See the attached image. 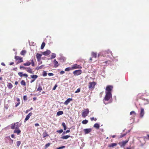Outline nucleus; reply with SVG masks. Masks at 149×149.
Masks as SVG:
<instances>
[{
	"label": "nucleus",
	"instance_id": "obj_1",
	"mask_svg": "<svg viewBox=\"0 0 149 149\" xmlns=\"http://www.w3.org/2000/svg\"><path fill=\"white\" fill-rule=\"evenodd\" d=\"M113 88V87L111 86H107L106 88V95L104 98V100L108 101L112 98V95L111 93Z\"/></svg>",
	"mask_w": 149,
	"mask_h": 149
},
{
	"label": "nucleus",
	"instance_id": "obj_2",
	"mask_svg": "<svg viewBox=\"0 0 149 149\" xmlns=\"http://www.w3.org/2000/svg\"><path fill=\"white\" fill-rule=\"evenodd\" d=\"M89 110L88 109H85L82 111V116L83 118L86 117L89 113Z\"/></svg>",
	"mask_w": 149,
	"mask_h": 149
},
{
	"label": "nucleus",
	"instance_id": "obj_3",
	"mask_svg": "<svg viewBox=\"0 0 149 149\" xmlns=\"http://www.w3.org/2000/svg\"><path fill=\"white\" fill-rule=\"evenodd\" d=\"M31 64L32 66H34V62L33 60H30L24 63L23 65L24 66H29Z\"/></svg>",
	"mask_w": 149,
	"mask_h": 149
},
{
	"label": "nucleus",
	"instance_id": "obj_4",
	"mask_svg": "<svg viewBox=\"0 0 149 149\" xmlns=\"http://www.w3.org/2000/svg\"><path fill=\"white\" fill-rule=\"evenodd\" d=\"M72 70L76 69H81L82 68V67L79 65H78L76 64L73 65L71 67Z\"/></svg>",
	"mask_w": 149,
	"mask_h": 149
},
{
	"label": "nucleus",
	"instance_id": "obj_5",
	"mask_svg": "<svg viewBox=\"0 0 149 149\" xmlns=\"http://www.w3.org/2000/svg\"><path fill=\"white\" fill-rule=\"evenodd\" d=\"M82 72V71L81 70H75L73 72V73L74 75H78L80 74Z\"/></svg>",
	"mask_w": 149,
	"mask_h": 149
},
{
	"label": "nucleus",
	"instance_id": "obj_6",
	"mask_svg": "<svg viewBox=\"0 0 149 149\" xmlns=\"http://www.w3.org/2000/svg\"><path fill=\"white\" fill-rule=\"evenodd\" d=\"M95 85V83L94 82H90L89 83V88L90 89L93 88Z\"/></svg>",
	"mask_w": 149,
	"mask_h": 149
},
{
	"label": "nucleus",
	"instance_id": "obj_7",
	"mask_svg": "<svg viewBox=\"0 0 149 149\" xmlns=\"http://www.w3.org/2000/svg\"><path fill=\"white\" fill-rule=\"evenodd\" d=\"M128 141V140H126L122 142H120L119 143V144L120 145L121 147L124 146Z\"/></svg>",
	"mask_w": 149,
	"mask_h": 149
},
{
	"label": "nucleus",
	"instance_id": "obj_8",
	"mask_svg": "<svg viewBox=\"0 0 149 149\" xmlns=\"http://www.w3.org/2000/svg\"><path fill=\"white\" fill-rule=\"evenodd\" d=\"M51 53V52L49 50H47L46 51L42 52L43 55L45 56H47L49 55Z\"/></svg>",
	"mask_w": 149,
	"mask_h": 149
},
{
	"label": "nucleus",
	"instance_id": "obj_9",
	"mask_svg": "<svg viewBox=\"0 0 149 149\" xmlns=\"http://www.w3.org/2000/svg\"><path fill=\"white\" fill-rule=\"evenodd\" d=\"M141 111L140 113V116L141 118L143 117L144 114V109L142 108H141Z\"/></svg>",
	"mask_w": 149,
	"mask_h": 149
},
{
	"label": "nucleus",
	"instance_id": "obj_10",
	"mask_svg": "<svg viewBox=\"0 0 149 149\" xmlns=\"http://www.w3.org/2000/svg\"><path fill=\"white\" fill-rule=\"evenodd\" d=\"M91 129H86L84 130L85 134H87L90 132L91 131Z\"/></svg>",
	"mask_w": 149,
	"mask_h": 149
},
{
	"label": "nucleus",
	"instance_id": "obj_11",
	"mask_svg": "<svg viewBox=\"0 0 149 149\" xmlns=\"http://www.w3.org/2000/svg\"><path fill=\"white\" fill-rule=\"evenodd\" d=\"M53 63L54 65V67L55 68L57 67L59 65L58 62L56 60V59H54V60Z\"/></svg>",
	"mask_w": 149,
	"mask_h": 149
},
{
	"label": "nucleus",
	"instance_id": "obj_12",
	"mask_svg": "<svg viewBox=\"0 0 149 149\" xmlns=\"http://www.w3.org/2000/svg\"><path fill=\"white\" fill-rule=\"evenodd\" d=\"M32 115V113H29V114L26 116V117L25 119V120L26 121L27 120L30 118V116H31Z\"/></svg>",
	"mask_w": 149,
	"mask_h": 149
},
{
	"label": "nucleus",
	"instance_id": "obj_13",
	"mask_svg": "<svg viewBox=\"0 0 149 149\" xmlns=\"http://www.w3.org/2000/svg\"><path fill=\"white\" fill-rule=\"evenodd\" d=\"M72 99L71 98H68L64 102L65 104L67 105L69 104L70 102L72 100Z\"/></svg>",
	"mask_w": 149,
	"mask_h": 149
},
{
	"label": "nucleus",
	"instance_id": "obj_14",
	"mask_svg": "<svg viewBox=\"0 0 149 149\" xmlns=\"http://www.w3.org/2000/svg\"><path fill=\"white\" fill-rule=\"evenodd\" d=\"M21 132L20 130L18 129H15L14 131V133H17L18 135Z\"/></svg>",
	"mask_w": 149,
	"mask_h": 149
},
{
	"label": "nucleus",
	"instance_id": "obj_15",
	"mask_svg": "<svg viewBox=\"0 0 149 149\" xmlns=\"http://www.w3.org/2000/svg\"><path fill=\"white\" fill-rule=\"evenodd\" d=\"M26 69H27V71L28 72L31 74L33 73L32 71V70L31 68H27Z\"/></svg>",
	"mask_w": 149,
	"mask_h": 149
},
{
	"label": "nucleus",
	"instance_id": "obj_16",
	"mask_svg": "<svg viewBox=\"0 0 149 149\" xmlns=\"http://www.w3.org/2000/svg\"><path fill=\"white\" fill-rule=\"evenodd\" d=\"M7 138H8V139L9 140V144L10 145H12L13 142V140L12 139L10 136H8Z\"/></svg>",
	"mask_w": 149,
	"mask_h": 149
},
{
	"label": "nucleus",
	"instance_id": "obj_17",
	"mask_svg": "<svg viewBox=\"0 0 149 149\" xmlns=\"http://www.w3.org/2000/svg\"><path fill=\"white\" fill-rule=\"evenodd\" d=\"M15 59L17 60H19L20 61V62H22L23 61L22 58H21L20 57H19V56H16L15 57Z\"/></svg>",
	"mask_w": 149,
	"mask_h": 149
},
{
	"label": "nucleus",
	"instance_id": "obj_18",
	"mask_svg": "<svg viewBox=\"0 0 149 149\" xmlns=\"http://www.w3.org/2000/svg\"><path fill=\"white\" fill-rule=\"evenodd\" d=\"M7 86L9 89H11L13 87V86L11 83H8Z\"/></svg>",
	"mask_w": 149,
	"mask_h": 149
},
{
	"label": "nucleus",
	"instance_id": "obj_19",
	"mask_svg": "<svg viewBox=\"0 0 149 149\" xmlns=\"http://www.w3.org/2000/svg\"><path fill=\"white\" fill-rule=\"evenodd\" d=\"M70 136L69 135H66L62 137H61V139H67L68 138L70 137Z\"/></svg>",
	"mask_w": 149,
	"mask_h": 149
},
{
	"label": "nucleus",
	"instance_id": "obj_20",
	"mask_svg": "<svg viewBox=\"0 0 149 149\" xmlns=\"http://www.w3.org/2000/svg\"><path fill=\"white\" fill-rule=\"evenodd\" d=\"M94 127L97 129H99L100 127L99 125L97 123H95L94 125Z\"/></svg>",
	"mask_w": 149,
	"mask_h": 149
},
{
	"label": "nucleus",
	"instance_id": "obj_21",
	"mask_svg": "<svg viewBox=\"0 0 149 149\" xmlns=\"http://www.w3.org/2000/svg\"><path fill=\"white\" fill-rule=\"evenodd\" d=\"M63 113V112L62 111H59L57 113V115L58 116L61 115Z\"/></svg>",
	"mask_w": 149,
	"mask_h": 149
},
{
	"label": "nucleus",
	"instance_id": "obj_22",
	"mask_svg": "<svg viewBox=\"0 0 149 149\" xmlns=\"http://www.w3.org/2000/svg\"><path fill=\"white\" fill-rule=\"evenodd\" d=\"M91 55L93 57L96 58L97 56V54L96 53H94V52H93L91 53Z\"/></svg>",
	"mask_w": 149,
	"mask_h": 149
},
{
	"label": "nucleus",
	"instance_id": "obj_23",
	"mask_svg": "<svg viewBox=\"0 0 149 149\" xmlns=\"http://www.w3.org/2000/svg\"><path fill=\"white\" fill-rule=\"evenodd\" d=\"M117 145V144L116 143H111L109 145V146L110 147H113Z\"/></svg>",
	"mask_w": 149,
	"mask_h": 149
},
{
	"label": "nucleus",
	"instance_id": "obj_24",
	"mask_svg": "<svg viewBox=\"0 0 149 149\" xmlns=\"http://www.w3.org/2000/svg\"><path fill=\"white\" fill-rule=\"evenodd\" d=\"M52 54L51 56V59H52L56 57V55L55 53H52Z\"/></svg>",
	"mask_w": 149,
	"mask_h": 149
},
{
	"label": "nucleus",
	"instance_id": "obj_25",
	"mask_svg": "<svg viewBox=\"0 0 149 149\" xmlns=\"http://www.w3.org/2000/svg\"><path fill=\"white\" fill-rule=\"evenodd\" d=\"M62 126L63 127L64 130H65L67 128L65 123H64L63 122L62 123Z\"/></svg>",
	"mask_w": 149,
	"mask_h": 149
},
{
	"label": "nucleus",
	"instance_id": "obj_26",
	"mask_svg": "<svg viewBox=\"0 0 149 149\" xmlns=\"http://www.w3.org/2000/svg\"><path fill=\"white\" fill-rule=\"evenodd\" d=\"M88 121L87 120H85L82 121V123L84 124H86L88 123Z\"/></svg>",
	"mask_w": 149,
	"mask_h": 149
},
{
	"label": "nucleus",
	"instance_id": "obj_27",
	"mask_svg": "<svg viewBox=\"0 0 149 149\" xmlns=\"http://www.w3.org/2000/svg\"><path fill=\"white\" fill-rule=\"evenodd\" d=\"M45 45V43L44 42H43L41 45L40 48L41 49H43Z\"/></svg>",
	"mask_w": 149,
	"mask_h": 149
},
{
	"label": "nucleus",
	"instance_id": "obj_28",
	"mask_svg": "<svg viewBox=\"0 0 149 149\" xmlns=\"http://www.w3.org/2000/svg\"><path fill=\"white\" fill-rule=\"evenodd\" d=\"M72 70V68H71V67H68V68H66L65 69V71H68L70 70Z\"/></svg>",
	"mask_w": 149,
	"mask_h": 149
},
{
	"label": "nucleus",
	"instance_id": "obj_29",
	"mask_svg": "<svg viewBox=\"0 0 149 149\" xmlns=\"http://www.w3.org/2000/svg\"><path fill=\"white\" fill-rule=\"evenodd\" d=\"M15 123L12 124L11 126V128L12 129L15 128Z\"/></svg>",
	"mask_w": 149,
	"mask_h": 149
},
{
	"label": "nucleus",
	"instance_id": "obj_30",
	"mask_svg": "<svg viewBox=\"0 0 149 149\" xmlns=\"http://www.w3.org/2000/svg\"><path fill=\"white\" fill-rule=\"evenodd\" d=\"M15 129H18L19 127V125L17 123H15Z\"/></svg>",
	"mask_w": 149,
	"mask_h": 149
},
{
	"label": "nucleus",
	"instance_id": "obj_31",
	"mask_svg": "<svg viewBox=\"0 0 149 149\" xmlns=\"http://www.w3.org/2000/svg\"><path fill=\"white\" fill-rule=\"evenodd\" d=\"M31 77L32 78L34 79H36L37 77V75H31Z\"/></svg>",
	"mask_w": 149,
	"mask_h": 149
},
{
	"label": "nucleus",
	"instance_id": "obj_32",
	"mask_svg": "<svg viewBox=\"0 0 149 149\" xmlns=\"http://www.w3.org/2000/svg\"><path fill=\"white\" fill-rule=\"evenodd\" d=\"M26 53V51L25 50H22L21 52V54L22 55H24Z\"/></svg>",
	"mask_w": 149,
	"mask_h": 149
},
{
	"label": "nucleus",
	"instance_id": "obj_33",
	"mask_svg": "<svg viewBox=\"0 0 149 149\" xmlns=\"http://www.w3.org/2000/svg\"><path fill=\"white\" fill-rule=\"evenodd\" d=\"M22 85L25 86L26 85L25 82L24 80H22L21 82Z\"/></svg>",
	"mask_w": 149,
	"mask_h": 149
},
{
	"label": "nucleus",
	"instance_id": "obj_34",
	"mask_svg": "<svg viewBox=\"0 0 149 149\" xmlns=\"http://www.w3.org/2000/svg\"><path fill=\"white\" fill-rule=\"evenodd\" d=\"M47 75V73L45 71H44L43 72L42 75L43 76L45 77V76H46Z\"/></svg>",
	"mask_w": 149,
	"mask_h": 149
},
{
	"label": "nucleus",
	"instance_id": "obj_35",
	"mask_svg": "<svg viewBox=\"0 0 149 149\" xmlns=\"http://www.w3.org/2000/svg\"><path fill=\"white\" fill-rule=\"evenodd\" d=\"M90 118L91 120L92 121H93V120H95V121H96V120H97V119H96V118H94L93 117L91 118Z\"/></svg>",
	"mask_w": 149,
	"mask_h": 149
},
{
	"label": "nucleus",
	"instance_id": "obj_36",
	"mask_svg": "<svg viewBox=\"0 0 149 149\" xmlns=\"http://www.w3.org/2000/svg\"><path fill=\"white\" fill-rule=\"evenodd\" d=\"M63 131L62 129H61L59 130H57V132L60 134L62 133L63 132Z\"/></svg>",
	"mask_w": 149,
	"mask_h": 149
},
{
	"label": "nucleus",
	"instance_id": "obj_37",
	"mask_svg": "<svg viewBox=\"0 0 149 149\" xmlns=\"http://www.w3.org/2000/svg\"><path fill=\"white\" fill-rule=\"evenodd\" d=\"M21 144V142L20 141H17V146H19Z\"/></svg>",
	"mask_w": 149,
	"mask_h": 149
},
{
	"label": "nucleus",
	"instance_id": "obj_38",
	"mask_svg": "<svg viewBox=\"0 0 149 149\" xmlns=\"http://www.w3.org/2000/svg\"><path fill=\"white\" fill-rule=\"evenodd\" d=\"M43 135L44 137H45L46 136H47V134L46 132H44L43 133Z\"/></svg>",
	"mask_w": 149,
	"mask_h": 149
},
{
	"label": "nucleus",
	"instance_id": "obj_39",
	"mask_svg": "<svg viewBox=\"0 0 149 149\" xmlns=\"http://www.w3.org/2000/svg\"><path fill=\"white\" fill-rule=\"evenodd\" d=\"M27 68H26L25 67L23 66H20V68L21 69H26Z\"/></svg>",
	"mask_w": 149,
	"mask_h": 149
},
{
	"label": "nucleus",
	"instance_id": "obj_40",
	"mask_svg": "<svg viewBox=\"0 0 149 149\" xmlns=\"http://www.w3.org/2000/svg\"><path fill=\"white\" fill-rule=\"evenodd\" d=\"M65 148V146H63L61 147H59L57 148V149H62Z\"/></svg>",
	"mask_w": 149,
	"mask_h": 149
},
{
	"label": "nucleus",
	"instance_id": "obj_41",
	"mask_svg": "<svg viewBox=\"0 0 149 149\" xmlns=\"http://www.w3.org/2000/svg\"><path fill=\"white\" fill-rule=\"evenodd\" d=\"M18 74L21 77H22V76H23L22 72H19L18 73Z\"/></svg>",
	"mask_w": 149,
	"mask_h": 149
},
{
	"label": "nucleus",
	"instance_id": "obj_42",
	"mask_svg": "<svg viewBox=\"0 0 149 149\" xmlns=\"http://www.w3.org/2000/svg\"><path fill=\"white\" fill-rule=\"evenodd\" d=\"M23 99L24 100L26 101L27 100V96L26 95H24L23 97Z\"/></svg>",
	"mask_w": 149,
	"mask_h": 149
},
{
	"label": "nucleus",
	"instance_id": "obj_43",
	"mask_svg": "<svg viewBox=\"0 0 149 149\" xmlns=\"http://www.w3.org/2000/svg\"><path fill=\"white\" fill-rule=\"evenodd\" d=\"M80 91V88H78L77 91L75 92V93H79Z\"/></svg>",
	"mask_w": 149,
	"mask_h": 149
},
{
	"label": "nucleus",
	"instance_id": "obj_44",
	"mask_svg": "<svg viewBox=\"0 0 149 149\" xmlns=\"http://www.w3.org/2000/svg\"><path fill=\"white\" fill-rule=\"evenodd\" d=\"M50 145V143H48L45 145V147L46 148L48 147Z\"/></svg>",
	"mask_w": 149,
	"mask_h": 149
},
{
	"label": "nucleus",
	"instance_id": "obj_45",
	"mask_svg": "<svg viewBox=\"0 0 149 149\" xmlns=\"http://www.w3.org/2000/svg\"><path fill=\"white\" fill-rule=\"evenodd\" d=\"M48 75L49 76H52L54 75V74L52 73H49L48 74Z\"/></svg>",
	"mask_w": 149,
	"mask_h": 149
},
{
	"label": "nucleus",
	"instance_id": "obj_46",
	"mask_svg": "<svg viewBox=\"0 0 149 149\" xmlns=\"http://www.w3.org/2000/svg\"><path fill=\"white\" fill-rule=\"evenodd\" d=\"M42 88L40 86H39L38 88V91H40L42 90Z\"/></svg>",
	"mask_w": 149,
	"mask_h": 149
},
{
	"label": "nucleus",
	"instance_id": "obj_47",
	"mask_svg": "<svg viewBox=\"0 0 149 149\" xmlns=\"http://www.w3.org/2000/svg\"><path fill=\"white\" fill-rule=\"evenodd\" d=\"M57 87V85L56 84L55 85L54 88H53V90H54L56 89V88Z\"/></svg>",
	"mask_w": 149,
	"mask_h": 149
},
{
	"label": "nucleus",
	"instance_id": "obj_48",
	"mask_svg": "<svg viewBox=\"0 0 149 149\" xmlns=\"http://www.w3.org/2000/svg\"><path fill=\"white\" fill-rule=\"evenodd\" d=\"M64 73H65V72L63 71H61L60 72V74H63Z\"/></svg>",
	"mask_w": 149,
	"mask_h": 149
},
{
	"label": "nucleus",
	"instance_id": "obj_49",
	"mask_svg": "<svg viewBox=\"0 0 149 149\" xmlns=\"http://www.w3.org/2000/svg\"><path fill=\"white\" fill-rule=\"evenodd\" d=\"M23 76L27 77H28V75L26 74H23Z\"/></svg>",
	"mask_w": 149,
	"mask_h": 149
},
{
	"label": "nucleus",
	"instance_id": "obj_50",
	"mask_svg": "<svg viewBox=\"0 0 149 149\" xmlns=\"http://www.w3.org/2000/svg\"><path fill=\"white\" fill-rule=\"evenodd\" d=\"M42 56V55L40 54H38V58L40 57L41 56Z\"/></svg>",
	"mask_w": 149,
	"mask_h": 149
},
{
	"label": "nucleus",
	"instance_id": "obj_51",
	"mask_svg": "<svg viewBox=\"0 0 149 149\" xmlns=\"http://www.w3.org/2000/svg\"><path fill=\"white\" fill-rule=\"evenodd\" d=\"M133 113H134V114H135V112L134 111H131V112H130V115H132Z\"/></svg>",
	"mask_w": 149,
	"mask_h": 149
},
{
	"label": "nucleus",
	"instance_id": "obj_52",
	"mask_svg": "<svg viewBox=\"0 0 149 149\" xmlns=\"http://www.w3.org/2000/svg\"><path fill=\"white\" fill-rule=\"evenodd\" d=\"M20 104V102H18L17 103L16 105H15V107H17Z\"/></svg>",
	"mask_w": 149,
	"mask_h": 149
},
{
	"label": "nucleus",
	"instance_id": "obj_53",
	"mask_svg": "<svg viewBox=\"0 0 149 149\" xmlns=\"http://www.w3.org/2000/svg\"><path fill=\"white\" fill-rule=\"evenodd\" d=\"M70 132V130H67L66 132H64L63 133V134H65V133H69Z\"/></svg>",
	"mask_w": 149,
	"mask_h": 149
},
{
	"label": "nucleus",
	"instance_id": "obj_54",
	"mask_svg": "<svg viewBox=\"0 0 149 149\" xmlns=\"http://www.w3.org/2000/svg\"><path fill=\"white\" fill-rule=\"evenodd\" d=\"M16 99L17 101L18 102H20V99L19 98H17Z\"/></svg>",
	"mask_w": 149,
	"mask_h": 149
},
{
	"label": "nucleus",
	"instance_id": "obj_55",
	"mask_svg": "<svg viewBox=\"0 0 149 149\" xmlns=\"http://www.w3.org/2000/svg\"><path fill=\"white\" fill-rule=\"evenodd\" d=\"M125 135V134H123V135H120V138H121L123 137Z\"/></svg>",
	"mask_w": 149,
	"mask_h": 149
},
{
	"label": "nucleus",
	"instance_id": "obj_56",
	"mask_svg": "<svg viewBox=\"0 0 149 149\" xmlns=\"http://www.w3.org/2000/svg\"><path fill=\"white\" fill-rule=\"evenodd\" d=\"M1 65H3V66H5V64L3 62L1 63Z\"/></svg>",
	"mask_w": 149,
	"mask_h": 149
},
{
	"label": "nucleus",
	"instance_id": "obj_57",
	"mask_svg": "<svg viewBox=\"0 0 149 149\" xmlns=\"http://www.w3.org/2000/svg\"><path fill=\"white\" fill-rule=\"evenodd\" d=\"M30 111V110H29V109L27 110L26 111L25 113H27Z\"/></svg>",
	"mask_w": 149,
	"mask_h": 149
},
{
	"label": "nucleus",
	"instance_id": "obj_58",
	"mask_svg": "<svg viewBox=\"0 0 149 149\" xmlns=\"http://www.w3.org/2000/svg\"><path fill=\"white\" fill-rule=\"evenodd\" d=\"M14 64V62H11V63H10V65H12L13 64Z\"/></svg>",
	"mask_w": 149,
	"mask_h": 149
},
{
	"label": "nucleus",
	"instance_id": "obj_59",
	"mask_svg": "<svg viewBox=\"0 0 149 149\" xmlns=\"http://www.w3.org/2000/svg\"><path fill=\"white\" fill-rule=\"evenodd\" d=\"M18 84V82L17 81H16L15 82V84L16 85H17Z\"/></svg>",
	"mask_w": 149,
	"mask_h": 149
},
{
	"label": "nucleus",
	"instance_id": "obj_60",
	"mask_svg": "<svg viewBox=\"0 0 149 149\" xmlns=\"http://www.w3.org/2000/svg\"><path fill=\"white\" fill-rule=\"evenodd\" d=\"M11 136L12 138H13L14 137V135L13 134H12L11 135Z\"/></svg>",
	"mask_w": 149,
	"mask_h": 149
},
{
	"label": "nucleus",
	"instance_id": "obj_61",
	"mask_svg": "<svg viewBox=\"0 0 149 149\" xmlns=\"http://www.w3.org/2000/svg\"><path fill=\"white\" fill-rule=\"evenodd\" d=\"M33 99L34 100H36V97H34L33 98Z\"/></svg>",
	"mask_w": 149,
	"mask_h": 149
},
{
	"label": "nucleus",
	"instance_id": "obj_62",
	"mask_svg": "<svg viewBox=\"0 0 149 149\" xmlns=\"http://www.w3.org/2000/svg\"><path fill=\"white\" fill-rule=\"evenodd\" d=\"M2 79V78L1 77H0V80H1Z\"/></svg>",
	"mask_w": 149,
	"mask_h": 149
},
{
	"label": "nucleus",
	"instance_id": "obj_63",
	"mask_svg": "<svg viewBox=\"0 0 149 149\" xmlns=\"http://www.w3.org/2000/svg\"><path fill=\"white\" fill-rule=\"evenodd\" d=\"M116 136L115 135H113L112 136V137L114 138H115Z\"/></svg>",
	"mask_w": 149,
	"mask_h": 149
},
{
	"label": "nucleus",
	"instance_id": "obj_64",
	"mask_svg": "<svg viewBox=\"0 0 149 149\" xmlns=\"http://www.w3.org/2000/svg\"><path fill=\"white\" fill-rule=\"evenodd\" d=\"M127 149H131V148L130 147H128L127 148Z\"/></svg>",
	"mask_w": 149,
	"mask_h": 149
}]
</instances>
